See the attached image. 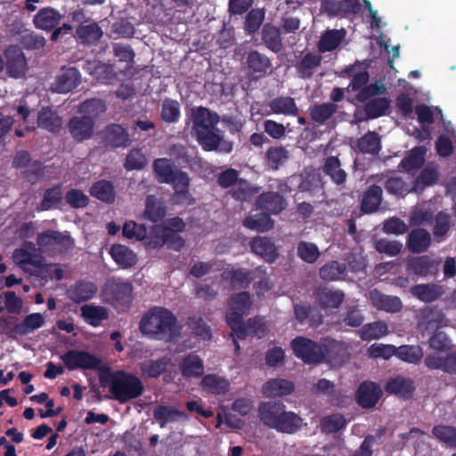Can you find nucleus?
I'll return each mask as SVG.
<instances>
[{
	"instance_id": "obj_34",
	"label": "nucleus",
	"mask_w": 456,
	"mask_h": 456,
	"mask_svg": "<svg viewBox=\"0 0 456 456\" xmlns=\"http://www.w3.org/2000/svg\"><path fill=\"white\" fill-rule=\"evenodd\" d=\"M12 258L18 265L23 267L26 271L25 265H28L35 267L37 273H42L47 267L42 256L33 254L23 248H16L12 253Z\"/></svg>"
},
{
	"instance_id": "obj_4",
	"label": "nucleus",
	"mask_w": 456,
	"mask_h": 456,
	"mask_svg": "<svg viewBox=\"0 0 456 456\" xmlns=\"http://www.w3.org/2000/svg\"><path fill=\"white\" fill-rule=\"evenodd\" d=\"M108 370V375L102 376L100 380L103 387H109L112 399L126 403L144 393V385L135 374L125 370L110 371L109 368Z\"/></svg>"
},
{
	"instance_id": "obj_18",
	"label": "nucleus",
	"mask_w": 456,
	"mask_h": 456,
	"mask_svg": "<svg viewBox=\"0 0 456 456\" xmlns=\"http://www.w3.org/2000/svg\"><path fill=\"white\" fill-rule=\"evenodd\" d=\"M381 395L382 390L378 384L372 381H363L356 390L355 400L362 408L370 409L376 405Z\"/></svg>"
},
{
	"instance_id": "obj_61",
	"label": "nucleus",
	"mask_w": 456,
	"mask_h": 456,
	"mask_svg": "<svg viewBox=\"0 0 456 456\" xmlns=\"http://www.w3.org/2000/svg\"><path fill=\"white\" fill-rule=\"evenodd\" d=\"M289 158L288 151L282 146L270 147L265 156V165L271 170H278Z\"/></svg>"
},
{
	"instance_id": "obj_21",
	"label": "nucleus",
	"mask_w": 456,
	"mask_h": 456,
	"mask_svg": "<svg viewBox=\"0 0 456 456\" xmlns=\"http://www.w3.org/2000/svg\"><path fill=\"white\" fill-rule=\"evenodd\" d=\"M285 207V199L274 191L263 192L256 200V209L268 213L269 216L280 214Z\"/></svg>"
},
{
	"instance_id": "obj_22",
	"label": "nucleus",
	"mask_w": 456,
	"mask_h": 456,
	"mask_svg": "<svg viewBox=\"0 0 456 456\" xmlns=\"http://www.w3.org/2000/svg\"><path fill=\"white\" fill-rule=\"evenodd\" d=\"M252 252L269 264L274 263L280 256L279 248L268 237H256L250 241Z\"/></svg>"
},
{
	"instance_id": "obj_45",
	"label": "nucleus",
	"mask_w": 456,
	"mask_h": 456,
	"mask_svg": "<svg viewBox=\"0 0 456 456\" xmlns=\"http://www.w3.org/2000/svg\"><path fill=\"white\" fill-rule=\"evenodd\" d=\"M167 214V208L164 202L154 195H148L145 200V209L143 216L145 219L158 223L161 221Z\"/></svg>"
},
{
	"instance_id": "obj_35",
	"label": "nucleus",
	"mask_w": 456,
	"mask_h": 456,
	"mask_svg": "<svg viewBox=\"0 0 456 456\" xmlns=\"http://www.w3.org/2000/svg\"><path fill=\"white\" fill-rule=\"evenodd\" d=\"M61 14L52 7L42 8L34 16L33 22L37 28L51 31L60 22Z\"/></svg>"
},
{
	"instance_id": "obj_23",
	"label": "nucleus",
	"mask_w": 456,
	"mask_h": 456,
	"mask_svg": "<svg viewBox=\"0 0 456 456\" xmlns=\"http://www.w3.org/2000/svg\"><path fill=\"white\" fill-rule=\"evenodd\" d=\"M103 30L99 23L90 20L86 24H80L76 28V37L77 41L85 46H92L102 38Z\"/></svg>"
},
{
	"instance_id": "obj_40",
	"label": "nucleus",
	"mask_w": 456,
	"mask_h": 456,
	"mask_svg": "<svg viewBox=\"0 0 456 456\" xmlns=\"http://www.w3.org/2000/svg\"><path fill=\"white\" fill-rule=\"evenodd\" d=\"M110 255L115 263L123 269L130 268L137 263L136 254L128 247L121 244L112 245Z\"/></svg>"
},
{
	"instance_id": "obj_1",
	"label": "nucleus",
	"mask_w": 456,
	"mask_h": 456,
	"mask_svg": "<svg viewBox=\"0 0 456 456\" xmlns=\"http://www.w3.org/2000/svg\"><path fill=\"white\" fill-rule=\"evenodd\" d=\"M291 348L297 358L306 364H318L323 362L339 364L344 362L346 348L341 342L324 338L321 343L298 336L292 339Z\"/></svg>"
},
{
	"instance_id": "obj_30",
	"label": "nucleus",
	"mask_w": 456,
	"mask_h": 456,
	"mask_svg": "<svg viewBox=\"0 0 456 456\" xmlns=\"http://www.w3.org/2000/svg\"><path fill=\"white\" fill-rule=\"evenodd\" d=\"M370 298L372 305L378 310L397 313L403 308V303L398 297L385 295L377 289L370 291Z\"/></svg>"
},
{
	"instance_id": "obj_32",
	"label": "nucleus",
	"mask_w": 456,
	"mask_h": 456,
	"mask_svg": "<svg viewBox=\"0 0 456 456\" xmlns=\"http://www.w3.org/2000/svg\"><path fill=\"white\" fill-rule=\"evenodd\" d=\"M295 385L285 379H273L263 385L262 392L266 397H282L292 394Z\"/></svg>"
},
{
	"instance_id": "obj_33",
	"label": "nucleus",
	"mask_w": 456,
	"mask_h": 456,
	"mask_svg": "<svg viewBox=\"0 0 456 456\" xmlns=\"http://www.w3.org/2000/svg\"><path fill=\"white\" fill-rule=\"evenodd\" d=\"M200 386L204 391L213 395H225L230 389L229 380L215 373L203 376Z\"/></svg>"
},
{
	"instance_id": "obj_19",
	"label": "nucleus",
	"mask_w": 456,
	"mask_h": 456,
	"mask_svg": "<svg viewBox=\"0 0 456 456\" xmlns=\"http://www.w3.org/2000/svg\"><path fill=\"white\" fill-rule=\"evenodd\" d=\"M438 262L429 256H412L407 260L406 271L419 277L433 275L437 271Z\"/></svg>"
},
{
	"instance_id": "obj_17",
	"label": "nucleus",
	"mask_w": 456,
	"mask_h": 456,
	"mask_svg": "<svg viewBox=\"0 0 456 456\" xmlns=\"http://www.w3.org/2000/svg\"><path fill=\"white\" fill-rule=\"evenodd\" d=\"M80 83V73L75 67H63L51 86V90L57 94H67Z\"/></svg>"
},
{
	"instance_id": "obj_42",
	"label": "nucleus",
	"mask_w": 456,
	"mask_h": 456,
	"mask_svg": "<svg viewBox=\"0 0 456 456\" xmlns=\"http://www.w3.org/2000/svg\"><path fill=\"white\" fill-rule=\"evenodd\" d=\"M63 199L62 185L61 183L54 184L47 188L44 193L41 201L37 209L38 211H48L58 208Z\"/></svg>"
},
{
	"instance_id": "obj_64",
	"label": "nucleus",
	"mask_w": 456,
	"mask_h": 456,
	"mask_svg": "<svg viewBox=\"0 0 456 456\" xmlns=\"http://www.w3.org/2000/svg\"><path fill=\"white\" fill-rule=\"evenodd\" d=\"M433 436L451 448H456V428L446 425H436L432 428Z\"/></svg>"
},
{
	"instance_id": "obj_27",
	"label": "nucleus",
	"mask_w": 456,
	"mask_h": 456,
	"mask_svg": "<svg viewBox=\"0 0 456 456\" xmlns=\"http://www.w3.org/2000/svg\"><path fill=\"white\" fill-rule=\"evenodd\" d=\"M352 147L354 151L358 153L377 156L382 148L381 139L378 133L368 131L365 134L358 138Z\"/></svg>"
},
{
	"instance_id": "obj_41",
	"label": "nucleus",
	"mask_w": 456,
	"mask_h": 456,
	"mask_svg": "<svg viewBox=\"0 0 456 456\" xmlns=\"http://www.w3.org/2000/svg\"><path fill=\"white\" fill-rule=\"evenodd\" d=\"M272 113L296 117L299 114V109L295 99L290 96H279L268 102Z\"/></svg>"
},
{
	"instance_id": "obj_43",
	"label": "nucleus",
	"mask_w": 456,
	"mask_h": 456,
	"mask_svg": "<svg viewBox=\"0 0 456 456\" xmlns=\"http://www.w3.org/2000/svg\"><path fill=\"white\" fill-rule=\"evenodd\" d=\"M385 389L387 393L396 395L403 399H408L412 395L415 388L411 379L397 376L387 381Z\"/></svg>"
},
{
	"instance_id": "obj_25",
	"label": "nucleus",
	"mask_w": 456,
	"mask_h": 456,
	"mask_svg": "<svg viewBox=\"0 0 456 456\" xmlns=\"http://www.w3.org/2000/svg\"><path fill=\"white\" fill-rule=\"evenodd\" d=\"M179 370L183 378L198 379L205 372L204 362L196 353H189L179 362Z\"/></svg>"
},
{
	"instance_id": "obj_3",
	"label": "nucleus",
	"mask_w": 456,
	"mask_h": 456,
	"mask_svg": "<svg viewBox=\"0 0 456 456\" xmlns=\"http://www.w3.org/2000/svg\"><path fill=\"white\" fill-rule=\"evenodd\" d=\"M155 178L160 183L171 184L174 190L170 201L173 205L191 206L195 199L190 192L191 178L179 168H175L171 159L159 158L152 164Z\"/></svg>"
},
{
	"instance_id": "obj_47",
	"label": "nucleus",
	"mask_w": 456,
	"mask_h": 456,
	"mask_svg": "<svg viewBox=\"0 0 456 456\" xmlns=\"http://www.w3.org/2000/svg\"><path fill=\"white\" fill-rule=\"evenodd\" d=\"M262 40L270 51L278 53L283 48L282 39L281 37V30L276 26L266 23L262 28Z\"/></svg>"
},
{
	"instance_id": "obj_46",
	"label": "nucleus",
	"mask_w": 456,
	"mask_h": 456,
	"mask_svg": "<svg viewBox=\"0 0 456 456\" xmlns=\"http://www.w3.org/2000/svg\"><path fill=\"white\" fill-rule=\"evenodd\" d=\"M322 56L318 53H308L302 57L296 65L298 77L309 79L313 77L315 69L321 66Z\"/></svg>"
},
{
	"instance_id": "obj_31",
	"label": "nucleus",
	"mask_w": 456,
	"mask_h": 456,
	"mask_svg": "<svg viewBox=\"0 0 456 456\" xmlns=\"http://www.w3.org/2000/svg\"><path fill=\"white\" fill-rule=\"evenodd\" d=\"M153 418L160 428L166 427L168 422H175L178 420H187V414L173 406L158 405L153 410Z\"/></svg>"
},
{
	"instance_id": "obj_38",
	"label": "nucleus",
	"mask_w": 456,
	"mask_h": 456,
	"mask_svg": "<svg viewBox=\"0 0 456 456\" xmlns=\"http://www.w3.org/2000/svg\"><path fill=\"white\" fill-rule=\"evenodd\" d=\"M364 319V315L359 308V305H346L340 319L337 321L336 325L338 326L340 330H347V328H358L362 326Z\"/></svg>"
},
{
	"instance_id": "obj_57",
	"label": "nucleus",
	"mask_w": 456,
	"mask_h": 456,
	"mask_svg": "<svg viewBox=\"0 0 456 456\" xmlns=\"http://www.w3.org/2000/svg\"><path fill=\"white\" fill-rule=\"evenodd\" d=\"M209 127L195 133L197 142L206 151H217L222 141V136Z\"/></svg>"
},
{
	"instance_id": "obj_62",
	"label": "nucleus",
	"mask_w": 456,
	"mask_h": 456,
	"mask_svg": "<svg viewBox=\"0 0 456 456\" xmlns=\"http://www.w3.org/2000/svg\"><path fill=\"white\" fill-rule=\"evenodd\" d=\"M395 356L403 362L418 364L423 358L424 353L421 346L416 345H403L396 347Z\"/></svg>"
},
{
	"instance_id": "obj_20",
	"label": "nucleus",
	"mask_w": 456,
	"mask_h": 456,
	"mask_svg": "<svg viewBox=\"0 0 456 456\" xmlns=\"http://www.w3.org/2000/svg\"><path fill=\"white\" fill-rule=\"evenodd\" d=\"M316 303L323 309L338 308L345 299V293L327 286H319L314 291Z\"/></svg>"
},
{
	"instance_id": "obj_15",
	"label": "nucleus",
	"mask_w": 456,
	"mask_h": 456,
	"mask_svg": "<svg viewBox=\"0 0 456 456\" xmlns=\"http://www.w3.org/2000/svg\"><path fill=\"white\" fill-rule=\"evenodd\" d=\"M245 65L253 79L265 77L273 68L271 59L257 50H251L248 53Z\"/></svg>"
},
{
	"instance_id": "obj_44",
	"label": "nucleus",
	"mask_w": 456,
	"mask_h": 456,
	"mask_svg": "<svg viewBox=\"0 0 456 456\" xmlns=\"http://www.w3.org/2000/svg\"><path fill=\"white\" fill-rule=\"evenodd\" d=\"M346 37V30L328 29L321 37L317 47L320 53L334 51L338 47Z\"/></svg>"
},
{
	"instance_id": "obj_10",
	"label": "nucleus",
	"mask_w": 456,
	"mask_h": 456,
	"mask_svg": "<svg viewBox=\"0 0 456 456\" xmlns=\"http://www.w3.org/2000/svg\"><path fill=\"white\" fill-rule=\"evenodd\" d=\"M303 419L299 415L294 411H287L286 405L282 402H280L278 413L270 428L280 433L291 435L300 430L303 426Z\"/></svg>"
},
{
	"instance_id": "obj_16",
	"label": "nucleus",
	"mask_w": 456,
	"mask_h": 456,
	"mask_svg": "<svg viewBox=\"0 0 456 456\" xmlns=\"http://www.w3.org/2000/svg\"><path fill=\"white\" fill-rule=\"evenodd\" d=\"M95 120L90 116H74L68 123L69 131L77 142L90 139L94 131Z\"/></svg>"
},
{
	"instance_id": "obj_50",
	"label": "nucleus",
	"mask_w": 456,
	"mask_h": 456,
	"mask_svg": "<svg viewBox=\"0 0 456 456\" xmlns=\"http://www.w3.org/2000/svg\"><path fill=\"white\" fill-rule=\"evenodd\" d=\"M322 171L330 177L337 185H342L346 181V173L341 168V163L338 157L330 156L325 159Z\"/></svg>"
},
{
	"instance_id": "obj_29",
	"label": "nucleus",
	"mask_w": 456,
	"mask_h": 456,
	"mask_svg": "<svg viewBox=\"0 0 456 456\" xmlns=\"http://www.w3.org/2000/svg\"><path fill=\"white\" fill-rule=\"evenodd\" d=\"M383 200L382 188L372 184L363 192L361 200V212L365 215L373 214L379 209Z\"/></svg>"
},
{
	"instance_id": "obj_24",
	"label": "nucleus",
	"mask_w": 456,
	"mask_h": 456,
	"mask_svg": "<svg viewBox=\"0 0 456 456\" xmlns=\"http://www.w3.org/2000/svg\"><path fill=\"white\" fill-rule=\"evenodd\" d=\"M98 291L97 285L89 281L78 280L67 290L68 297L79 304L93 298Z\"/></svg>"
},
{
	"instance_id": "obj_11",
	"label": "nucleus",
	"mask_w": 456,
	"mask_h": 456,
	"mask_svg": "<svg viewBox=\"0 0 456 456\" xmlns=\"http://www.w3.org/2000/svg\"><path fill=\"white\" fill-rule=\"evenodd\" d=\"M265 274L266 268L260 265L252 270L228 268L223 273L222 277L223 280L229 281L234 287L248 288L254 280L265 278Z\"/></svg>"
},
{
	"instance_id": "obj_7",
	"label": "nucleus",
	"mask_w": 456,
	"mask_h": 456,
	"mask_svg": "<svg viewBox=\"0 0 456 456\" xmlns=\"http://www.w3.org/2000/svg\"><path fill=\"white\" fill-rule=\"evenodd\" d=\"M61 359L69 370H102L103 367L102 359L88 351L69 349L61 356Z\"/></svg>"
},
{
	"instance_id": "obj_49",
	"label": "nucleus",
	"mask_w": 456,
	"mask_h": 456,
	"mask_svg": "<svg viewBox=\"0 0 456 456\" xmlns=\"http://www.w3.org/2000/svg\"><path fill=\"white\" fill-rule=\"evenodd\" d=\"M45 321L40 313L28 314L24 319L14 325L13 332L20 336H27L44 326Z\"/></svg>"
},
{
	"instance_id": "obj_56",
	"label": "nucleus",
	"mask_w": 456,
	"mask_h": 456,
	"mask_svg": "<svg viewBox=\"0 0 456 456\" xmlns=\"http://www.w3.org/2000/svg\"><path fill=\"white\" fill-rule=\"evenodd\" d=\"M293 310L295 318L300 324L307 323L311 327H318L322 322V314H313L314 308L310 305L296 304Z\"/></svg>"
},
{
	"instance_id": "obj_39",
	"label": "nucleus",
	"mask_w": 456,
	"mask_h": 456,
	"mask_svg": "<svg viewBox=\"0 0 456 456\" xmlns=\"http://www.w3.org/2000/svg\"><path fill=\"white\" fill-rule=\"evenodd\" d=\"M89 192L92 197L107 204H112L116 200L115 186L109 180L102 179L94 183Z\"/></svg>"
},
{
	"instance_id": "obj_51",
	"label": "nucleus",
	"mask_w": 456,
	"mask_h": 456,
	"mask_svg": "<svg viewBox=\"0 0 456 456\" xmlns=\"http://www.w3.org/2000/svg\"><path fill=\"white\" fill-rule=\"evenodd\" d=\"M169 364L170 358L163 356L157 360L151 359L141 362L140 370L147 378L157 379L167 370Z\"/></svg>"
},
{
	"instance_id": "obj_28",
	"label": "nucleus",
	"mask_w": 456,
	"mask_h": 456,
	"mask_svg": "<svg viewBox=\"0 0 456 456\" xmlns=\"http://www.w3.org/2000/svg\"><path fill=\"white\" fill-rule=\"evenodd\" d=\"M191 118L192 121V128L194 132L205 130L209 127H214L219 119L216 113L211 112L206 107H196L191 110Z\"/></svg>"
},
{
	"instance_id": "obj_52",
	"label": "nucleus",
	"mask_w": 456,
	"mask_h": 456,
	"mask_svg": "<svg viewBox=\"0 0 456 456\" xmlns=\"http://www.w3.org/2000/svg\"><path fill=\"white\" fill-rule=\"evenodd\" d=\"M338 105L331 102L315 103L309 109L311 119L319 125H323L338 111Z\"/></svg>"
},
{
	"instance_id": "obj_59",
	"label": "nucleus",
	"mask_w": 456,
	"mask_h": 456,
	"mask_svg": "<svg viewBox=\"0 0 456 456\" xmlns=\"http://www.w3.org/2000/svg\"><path fill=\"white\" fill-rule=\"evenodd\" d=\"M388 334V326L384 321H376L363 325L360 330L362 340L379 339Z\"/></svg>"
},
{
	"instance_id": "obj_54",
	"label": "nucleus",
	"mask_w": 456,
	"mask_h": 456,
	"mask_svg": "<svg viewBox=\"0 0 456 456\" xmlns=\"http://www.w3.org/2000/svg\"><path fill=\"white\" fill-rule=\"evenodd\" d=\"M411 292L425 303H431L443 295L442 287L436 284H418L411 289Z\"/></svg>"
},
{
	"instance_id": "obj_12",
	"label": "nucleus",
	"mask_w": 456,
	"mask_h": 456,
	"mask_svg": "<svg viewBox=\"0 0 456 456\" xmlns=\"http://www.w3.org/2000/svg\"><path fill=\"white\" fill-rule=\"evenodd\" d=\"M7 74L13 78L23 77L28 70V62L22 49L14 45L4 51Z\"/></svg>"
},
{
	"instance_id": "obj_37",
	"label": "nucleus",
	"mask_w": 456,
	"mask_h": 456,
	"mask_svg": "<svg viewBox=\"0 0 456 456\" xmlns=\"http://www.w3.org/2000/svg\"><path fill=\"white\" fill-rule=\"evenodd\" d=\"M37 126L51 133H58L62 126V119L52 107H42L37 115Z\"/></svg>"
},
{
	"instance_id": "obj_14",
	"label": "nucleus",
	"mask_w": 456,
	"mask_h": 456,
	"mask_svg": "<svg viewBox=\"0 0 456 456\" xmlns=\"http://www.w3.org/2000/svg\"><path fill=\"white\" fill-rule=\"evenodd\" d=\"M338 76L342 78H350V83L346 87L347 92H356L361 87L368 84L370 80V73L367 67H363L362 63L355 61L354 63L345 66Z\"/></svg>"
},
{
	"instance_id": "obj_53",
	"label": "nucleus",
	"mask_w": 456,
	"mask_h": 456,
	"mask_svg": "<svg viewBox=\"0 0 456 456\" xmlns=\"http://www.w3.org/2000/svg\"><path fill=\"white\" fill-rule=\"evenodd\" d=\"M390 100L386 97H376L368 101L363 107L365 119H375L387 114L390 108Z\"/></svg>"
},
{
	"instance_id": "obj_55",
	"label": "nucleus",
	"mask_w": 456,
	"mask_h": 456,
	"mask_svg": "<svg viewBox=\"0 0 456 456\" xmlns=\"http://www.w3.org/2000/svg\"><path fill=\"white\" fill-rule=\"evenodd\" d=\"M243 225L250 230L264 232L273 229V220L268 213L263 211L245 217Z\"/></svg>"
},
{
	"instance_id": "obj_6",
	"label": "nucleus",
	"mask_w": 456,
	"mask_h": 456,
	"mask_svg": "<svg viewBox=\"0 0 456 456\" xmlns=\"http://www.w3.org/2000/svg\"><path fill=\"white\" fill-rule=\"evenodd\" d=\"M102 294L124 308H129L133 301V285L121 277H110L102 286Z\"/></svg>"
},
{
	"instance_id": "obj_9",
	"label": "nucleus",
	"mask_w": 456,
	"mask_h": 456,
	"mask_svg": "<svg viewBox=\"0 0 456 456\" xmlns=\"http://www.w3.org/2000/svg\"><path fill=\"white\" fill-rule=\"evenodd\" d=\"M303 419L299 415L294 411H287L286 405L282 402H280L278 413L270 428L280 433L291 435L300 430L303 426Z\"/></svg>"
},
{
	"instance_id": "obj_8",
	"label": "nucleus",
	"mask_w": 456,
	"mask_h": 456,
	"mask_svg": "<svg viewBox=\"0 0 456 456\" xmlns=\"http://www.w3.org/2000/svg\"><path fill=\"white\" fill-rule=\"evenodd\" d=\"M99 144L106 150L126 148L131 144L128 130L120 124L111 123L98 132Z\"/></svg>"
},
{
	"instance_id": "obj_26",
	"label": "nucleus",
	"mask_w": 456,
	"mask_h": 456,
	"mask_svg": "<svg viewBox=\"0 0 456 456\" xmlns=\"http://www.w3.org/2000/svg\"><path fill=\"white\" fill-rule=\"evenodd\" d=\"M432 242L430 233L424 228H414L407 235L406 246L410 252L421 254L429 248Z\"/></svg>"
},
{
	"instance_id": "obj_5",
	"label": "nucleus",
	"mask_w": 456,
	"mask_h": 456,
	"mask_svg": "<svg viewBox=\"0 0 456 456\" xmlns=\"http://www.w3.org/2000/svg\"><path fill=\"white\" fill-rule=\"evenodd\" d=\"M37 244L42 252L53 256L72 250L75 240L68 232L46 230L37 234Z\"/></svg>"
},
{
	"instance_id": "obj_13",
	"label": "nucleus",
	"mask_w": 456,
	"mask_h": 456,
	"mask_svg": "<svg viewBox=\"0 0 456 456\" xmlns=\"http://www.w3.org/2000/svg\"><path fill=\"white\" fill-rule=\"evenodd\" d=\"M216 183L223 189L236 186L232 191V195L237 200H244L248 195V183L246 180L239 177V172L234 168L222 171L217 176Z\"/></svg>"
},
{
	"instance_id": "obj_63",
	"label": "nucleus",
	"mask_w": 456,
	"mask_h": 456,
	"mask_svg": "<svg viewBox=\"0 0 456 456\" xmlns=\"http://www.w3.org/2000/svg\"><path fill=\"white\" fill-rule=\"evenodd\" d=\"M280 401L261 402L257 407V417L260 422L270 428L272 423L278 413Z\"/></svg>"
},
{
	"instance_id": "obj_58",
	"label": "nucleus",
	"mask_w": 456,
	"mask_h": 456,
	"mask_svg": "<svg viewBox=\"0 0 456 456\" xmlns=\"http://www.w3.org/2000/svg\"><path fill=\"white\" fill-rule=\"evenodd\" d=\"M424 162L425 150L422 147H416L401 160L399 167L404 172L410 173L413 170L421 168Z\"/></svg>"
},
{
	"instance_id": "obj_60",
	"label": "nucleus",
	"mask_w": 456,
	"mask_h": 456,
	"mask_svg": "<svg viewBox=\"0 0 456 456\" xmlns=\"http://www.w3.org/2000/svg\"><path fill=\"white\" fill-rule=\"evenodd\" d=\"M296 248L297 256L306 264H315L321 256V251L314 242L300 240Z\"/></svg>"
},
{
	"instance_id": "obj_36",
	"label": "nucleus",
	"mask_w": 456,
	"mask_h": 456,
	"mask_svg": "<svg viewBox=\"0 0 456 456\" xmlns=\"http://www.w3.org/2000/svg\"><path fill=\"white\" fill-rule=\"evenodd\" d=\"M319 275L326 281H345L347 278V266L345 263L331 260L319 269Z\"/></svg>"
},
{
	"instance_id": "obj_2",
	"label": "nucleus",
	"mask_w": 456,
	"mask_h": 456,
	"mask_svg": "<svg viewBox=\"0 0 456 456\" xmlns=\"http://www.w3.org/2000/svg\"><path fill=\"white\" fill-rule=\"evenodd\" d=\"M139 330L150 339L171 343L181 337L182 326L171 310L152 306L142 316Z\"/></svg>"
},
{
	"instance_id": "obj_48",
	"label": "nucleus",
	"mask_w": 456,
	"mask_h": 456,
	"mask_svg": "<svg viewBox=\"0 0 456 456\" xmlns=\"http://www.w3.org/2000/svg\"><path fill=\"white\" fill-rule=\"evenodd\" d=\"M81 316L87 324L98 327L109 318V312L102 305H84L81 307Z\"/></svg>"
}]
</instances>
